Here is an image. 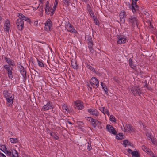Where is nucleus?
<instances>
[{"mask_svg": "<svg viewBox=\"0 0 157 157\" xmlns=\"http://www.w3.org/2000/svg\"><path fill=\"white\" fill-rule=\"evenodd\" d=\"M101 85L102 86L103 89L104 90L105 92H107V88L105 87V85L103 82L101 83Z\"/></svg>", "mask_w": 157, "mask_h": 157, "instance_id": "nucleus-35", "label": "nucleus"}, {"mask_svg": "<svg viewBox=\"0 0 157 157\" xmlns=\"http://www.w3.org/2000/svg\"><path fill=\"white\" fill-rule=\"evenodd\" d=\"M116 138L118 140H121L123 138V136L122 133H119L116 135Z\"/></svg>", "mask_w": 157, "mask_h": 157, "instance_id": "nucleus-28", "label": "nucleus"}, {"mask_svg": "<svg viewBox=\"0 0 157 157\" xmlns=\"http://www.w3.org/2000/svg\"><path fill=\"white\" fill-rule=\"evenodd\" d=\"M35 10H36V8H35V9H34V10H35Z\"/></svg>", "mask_w": 157, "mask_h": 157, "instance_id": "nucleus-60", "label": "nucleus"}, {"mask_svg": "<svg viewBox=\"0 0 157 157\" xmlns=\"http://www.w3.org/2000/svg\"><path fill=\"white\" fill-rule=\"evenodd\" d=\"M3 94L6 100L8 106H11L13 102V99L14 98L13 95L7 91H5Z\"/></svg>", "mask_w": 157, "mask_h": 157, "instance_id": "nucleus-1", "label": "nucleus"}, {"mask_svg": "<svg viewBox=\"0 0 157 157\" xmlns=\"http://www.w3.org/2000/svg\"><path fill=\"white\" fill-rule=\"evenodd\" d=\"M17 27L19 30H22L24 28V22L21 19H18L16 21Z\"/></svg>", "mask_w": 157, "mask_h": 157, "instance_id": "nucleus-5", "label": "nucleus"}, {"mask_svg": "<svg viewBox=\"0 0 157 157\" xmlns=\"http://www.w3.org/2000/svg\"><path fill=\"white\" fill-rule=\"evenodd\" d=\"M99 110L101 111L102 113L105 110V109L104 107H100L99 108Z\"/></svg>", "mask_w": 157, "mask_h": 157, "instance_id": "nucleus-44", "label": "nucleus"}, {"mask_svg": "<svg viewBox=\"0 0 157 157\" xmlns=\"http://www.w3.org/2000/svg\"><path fill=\"white\" fill-rule=\"evenodd\" d=\"M103 113L104 114H106L108 115H109V111H108V110L107 109H105L104 111L103 112Z\"/></svg>", "mask_w": 157, "mask_h": 157, "instance_id": "nucleus-42", "label": "nucleus"}, {"mask_svg": "<svg viewBox=\"0 0 157 157\" xmlns=\"http://www.w3.org/2000/svg\"><path fill=\"white\" fill-rule=\"evenodd\" d=\"M73 106L75 109L78 110H82L84 107L83 103L79 100L74 101Z\"/></svg>", "mask_w": 157, "mask_h": 157, "instance_id": "nucleus-2", "label": "nucleus"}, {"mask_svg": "<svg viewBox=\"0 0 157 157\" xmlns=\"http://www.w3.org/2000/svg\"><path fill=\"white\" fill-rule=\"evenodd\" d=\"M0 157H6V156L4 154L0 152Z\"/></svg>", "mask_w": 157, "mask_h": 157, "instance_id": "nucleus-48", "label": "nucleus"}, {"mask_svg": "<svg viewBox=\"0 0 157 157\" xmlns=\"http://www.w3.org/2000/svg\"><path fill=\"white\" fill-rule=\"evenodd\" d=\"M35 10H36V8H35V9H34V10H35Z\"/></svg>", "mask_w": 157, "mask_h": 157, "instance_id": "nucleus-58", "label": "nucleus"}, {"mask_svg": "<svg viewBox=\"0 0 157 157\" xmlns=\"http://www.w3.org/2000/svg\"><path fill=\"white\" fill-rule=\"evenodd\" d=\"M4 68L7 71L8 76L9 78L12 79L13 77L12 75V68L10 67L9 66L7 65H4Z\"/></svg>", "mask_w": 157, "mask_h": 157, "instance_id": "nucleus-13", "label": "nucleus"}, {"mask_svg": "<svg viewBox=\"0 0 157 157\" xmlns=\"http://www.w3.org/2000/svg\"><path fill=\"white\" fill-rule=\"evenodd\" d=\"M37 24H38V22H37V21H35V22H34V25H35V26H36L37 25Z\"/></svg>", "mask_w": 157, "mask_h": 157, "instance_id": "nucleus-53", "label": "nucleus"}, {"mask_svg": "<svg viewBox=\"0 0 157 157\" xmlns=\"http://www.w3.org/2000/svg\"><path fill=\"white\" fill-rule=\"evenodd\" d=\"M35 10H36V8H35V9H34V10H35Z\"/></svg>", "mask_w": 157, "mask_h": 157, "instance_id": "nucleus-59", "label": "nucleus"}, {"mask_svg": "<svg viewBox=\"0 0 157 157\" xmlns=\"http://www.w3.org/2000/svg\"><path fill=\"white\" fill-rule=\"evenodd\" d=\"M146 135L148 137L149 140H150V139H151V133L150 132H147L146 133Z\"/></svg>", "mask_w": 157, "mask_h": 157, "instance_id": "nucleus-36", "label": "nucleus"}, {"mask_svg": "<svg viewBox=\"0 0 157 157\" xmlns=\"http://www.w3.org/2000/svg\"><path fill=\"white\" fill-rule=\"evenodd\" d=\"M142 149L143 150V151L145 152H148V151L149 150V149L148 148H147L146 147H145L144 146H143L142 147Z\"/></svg>", "mask_w": 157, "mask_h": 157, "instance_id": "nucleus-37", "label": "nucleus"}, {"mask_svg": "<svg viewBox=\"0 0 157 157\" xmlns=\"http://www.w3.org/2000/svg\"><path fill=\"white\" fill-rule=\"evenodd\" d=\"M125 13L124 12H121L120 14V21L121 23H124L125 19Z\"/></svg>", "mask_w": 157, "mask_h": 157, "instance_id": "nucleus-17", "label": "nucleus"}, {"mask_svg": "<svg viewBox=\"0 0 157 157\" xmlns=\"http://www.w3.org/2000/svg\"><path fill=\"white\" fill-rule=\"evenodd\" d=\"M117 38L118 40L117 43L119 44H124L128 41L125 36H118Z\"/></svg>", "mask_w": 157, "mask_h": 157, "instance_id": "nucleus-7", "label": "nucleus"}, {"mask_svg": "<svg viewBox=\"0 0 157 157\" xmlns=\"http://www.w3.org/2000/svg\"><path fill=\"white\" fill-rule=\"evenodd\" d=\"M106 128L109 132L113 135H116L117 133L115 128L110 125H107L106 126Z\"/></svg>", "mask_w": 157, "mask_h": 157, "instance_id": "nucleus-12", "label": "nucleus"}, {"mask_svg": "<svg viewBox=\"0 0 157 157\" xmlns=\"http://www.w3.org/2000/svg\"><path fill=\"white\" fill-rule=\"evenodd\" d=\"M110 121L112 123H115L116 122V119L113 115H111L109 117Z\"/></svg>", "mask_w": 157, "mask_h": 157, "instance_id": "nucleus-29", "label": "nucleus"}, {"mask_svg": "<svg viewBox=\"0 0 157 157\" xmlns=\"http://www.w3.org/2000/svg\"><path fill=\"white\" fill-rule=\"evenodd\" d=\"M140 126L141 128H144V126L143 124H140Z\"/></svg>", "mask_w": 157, "mask_h": 157, "instance_id": "nucleus-52", "label": "nucleus"}, {"mask_svg": "<svg viewBox=\"0 0 157 157\" xmlns=\"http://www.w3.org/2000/svg\"><path fill=\"white\" fill-rule=\"evenodd\" d=\"M114 80H115L116 82H117V79H115V78H114Z\"/></svg>", "mask_w": 157, "mask_h": 157, "instance_id": "nucleus-55", "label": "nucleus"}, {"mask_svg": "<svg viewBox=\"0 0 157 157\" xmlns=\"http://www.w3.org/2000/svg\"><path fill=\"white\" fill-rule=\"evenodd\" d=\"M1 19V17H0V20Z\"/></svg>", "mask_w": 157, "mask_h": 157, "instance_id": "nucleus-57", "label": "nucleus"}, {"mask_svg": "<svg viewBox=\"0 0 157 157\" xmlns=\"http://www.w3.org/2000/svg\"><path fill=\"white\" fill-rule=\"evenodd\" d=\"M124 127L123 129L122 128V130L125 132H129L130 133L133 132L135 131V128L131 125L127 124L124 126L123 124Z\"/></svg>", "mask_w": 157, "mask_h": 157, "instance_id": "nucleus-4", "label": "nucleus"}, {"mask_svg": "<svg viewBox=\"0 0 157 157\" xmlns=\"http://www.w3.org/2000/svg\"><path fill=\"white\" fill-rule=\"evenodd\" d=\"M0 149L6 155L9 156L11 155V151L8 150L5 145H0Z\"/></svg>", "mask_w": 157, "mask_h": 157, "instance_id": "nucleus-10", "label": "nucleus"}, {"mask_svg": "<svg viewBox=\"0 0 157 157\" xmlns=\"http://www.w3.org/2000/svg\"><path fill=\"white\" fill-rule=\"evenodd\" d=\"M132 152L133 151L130 148L125 149L124 151V153L128 155L130 154H132Z\"/></svg>", "mask_w": 157, "mask_h": 157, "instance_id": "nucleus-26", "label": "nucleus"}, {"mask_svg": "<svg viewBox=\"0 0 157 157\" xmlns=\"http://www.w3.org/2000/svg\"><path fill=\"white\" fill-rule=\"evenodd\" d=\"M130 59L129 60V65L131 68H133V69H134V68H135V67H136V65H135L133 64L132 62H130Z\"/></svg>", "mask_w": 157, "mask_h": 157, "instance_id": "nucleus-40", "label": "nucleus"}, {"mask_svg": "<svg viewBox=\"0 0 157 157\" xmlns=\"http://www.w3.org/2000/svg\"><path fill=\"white\" fill-rule=\"evenodd\" d=\"M45 29L47 30L51 31L52 29V23L50 19L47 20L45 23Z\"/></svg>", "mask_w": 157, "mask_h": 157, "instance_id": "nucleus-9", "label": "nucleus"}, {"mask_svg": "<svg viewBox=\"0 0 157 157\" xmlns=\"http://www.w3.org/2000/svg\"><path fill=\"white\" fill-rule=\"evenodd\" d=\"M52 105L50 102H48L46 105H44L42 107L41 110L42 111H46L50 109H52Z\"/></svg>", "mask_w": 157, "mask_h": 157, "instance_id": "nucleus-16", "label": "nucleus"}, {"mask_svg": "<svg viewBox=\"0 0 157 157\" xmlns=\"http://www.w3.org/2000/svg\"><path fill=\"white\" fill-rule=\"evenodd\" d=\"M68 31L70 32L71 33H74L75 32V29H74L72 26L71 28L70 29V30H68Z\"/></svg>", "mask_w": 157, "mask_h": 157, "instance_id": "nucleus-41", "label": "nucleus"}, {"mask_svg": "<svg viewBox=\"0 0 157 157\" xmlns=\"http://www.w3.org/2000/svg\"><path fill=\"white\" fill-rule=\"evenodd\" d=\"M62 109L63 112L65 113H67L69 111V109L68 108L65 104H63L62 105Z\"/></svg>", "mask_w": 157, "mask_h": 157, "instance_id": "nucleus-23", "label": "nucleus"}, {"mask_svg": "<svg viewBox=\"0 0 157 157\" xmlns=\"http://www.w3.org/2000/svg\"><path fill=\"white\" fill-rule=\"evenodd\" d=\"M37 62H38V65L39 66H40L41 67H44V64L42 62L38 60H37Z\"/></svg>", "mask_w": 157, "mask_h": 157, "instance_id": "nucleus-38", "label": "nucleus"}, {"mask_svg": "<svg viewBox=\"0 0 157 157\" xmlns=\"http://www.w3.org/2000/svg\"><path fill=\"white\" fill-rule=\"evenodd\" d=\"M129 8L132 10V11L134 13L136 12V11L138 10V6L136 4V2H134L133 0L132 4V6H129Z\"/></svg>", "mask_w": 157, "mask_h": 157, "instance_id": "nucleus-15", "label": "nucleus"}, {"mask_svg": "<svg viewBox=\"0 0 157 157\" xmlns=\"http://www.w3.org/2000/svg\"><path fill=\"white\" fill-rule=\"evenodd\" d=\"M51 10V6L50 5L48 2H46L45 8V12L47 14H49L50 11Z\"/></svg>", "mask_w": 157, "mask_h": 157, "instance_id": "nucleus-19", "label": "nucleus"}, {"mask_svg": "<svg viewBox=\"0 0 157 157\" xmlns=\"http://www.w3.org/2000/svg\"><path fill=\"white\" fill-rule=\"evenodd\" d=\"M123 144L125 147H128L129 146H132L131 144L127 140H125L123 141Z\"/></svg>", "mask_w": 157, "mask_h": 157, "instance_id": "nucleus-25", "label": "nucleus"}, {"mask_svg": "<svg viewBox=\"0 0 157 157\" xmlns=\"http://www.w3.org/2000/svg\"><path fill=\"white\" fill-rule=\"evenodd\" d=\"M131 91L134 95H140L141 94V91L139 87L137 86H133L132 87Z\"/></svg>", "mask_w": 157, "mask_h": 157, "instance_id": "nucleus-14", "label": "nucleus"}, {"mask_svg": "<svg viewBox=\"0 0 157 157\" xmlns=\"http://www.w3.org/2000/svg\"><path fill=\"white\" fill-rule=\"evenodd\" d=\"M10 141L11 143H16L18 142L17 138H10Z\"/></svg>", "mask_w": 157, "mask_h": 157, "instance_id": "nucleus-31", "label": "nucleus"}, {"mask_svg": "<svg viewBox=\"0 0 157 157\" xmlns=\"http://www.w3.org/2000/svg\"><path fill=\"white\" fill-rule=\"evenodd\" d=\"M58 2V0H55V2L54 3V5L55 6H57Z\"/></svg>", "mask_w": 157, "mask_h": 157, "instance_id": "nucleus-47", "label": "nucleus"}, {"mask_svg": "<svg viewBox=\"0 0 157 157\" xmlns=\"http://www.w3.org/2000/svg\"><path fill=\"white\" fill-rule=\"evenodd\" d=\"M68 123L69 124H71V123L70 122H68Z\"/></svg>", "mask_w": 157, "mask_h": 157, "instance_id": "nucleus-56", "label": "nucleus"}, {"mask_svg": "<svg viewBox=\"0 0 157 157\" xmlns=\"http://www.w3.org/2000/svg\"><path fill=\"white\" fill-rule=\"evenodd\" d=\"M132 155V157H140V154L136 149L133 151Z\"/></svg>", "mask_w": 157, "mask_h": 157, "instance_id": "nucleus-21", "label": "nucleus"}, {"mask_svg": "<svg viewBox=\"0 0 157 157\" xmlns=\"http://www.w3.org/2000/svg\"><path fill=\"white\" fill-rule=\"evenodd\" d=\"M91 148V147L90 146L88 145V149L89 150H90Z\"/></svg>", "mask_w": 157, "mask_h": 157, "instance_id": "nucleus-54", "label": "nucleus"}, {"mask_svg": "<svg viewBox=\"0 0 157 157\" xmlns=\"http://www.w3.org/2000/svg\"><path fill=\"white\" fill-rule=\"evenodd\" d=\"M12 157H19L18 153L17 151L15 149L11 150Z\"/></svg>", "mask_w": 157, "mask_h": 157, "instance_id": "nucleus-22", "label": "nucleus"}, {"mask_svg": "<svg viewBox=\"0 0 157 157\" xmlns=\"http://www.w3.org/2000/svg\"><path fill=\"white\" fill-rule=\"evenodd\" d=\"M71 64L74 68H76L77 67V64L74 60H72L71 61Z\"/></svg>", "mask_w": 157, "mask_h": 157, "instance_id": "nucleus-27", "label": "nucleus"}, {"mask_svg": "<svg viewBox=\"0 0 157 157\" xmlns=\"http://www.w3.org/2000/svg\"><path fill=\"white\" fill-rule=\"evenodd\" d=\"M63 2L67 6H69L70 4V0H63Z\"/></svg>", "mask_w": 157, "mask_h": 157, "instance_id": "nucleus-33", "label": "nucleus"}, {"mask_svg": "<svg viewBox=\"0 0 157 157\" xmlns=\"http://www.w3.org/2000/svg\"><path fill=\"white\" fill-rule=\"evenodd\" d=\"M10 27V21L8 19H6L5 21L3 26L4 31L7 33H9Z\"/></svg>", "mask_w": 157, "mask_h": 157, "instance_id": "nucleus-6", "label": "nucleus"}, {"mask_svg": "<svg viewBox=\"0 0 157 157\" xmlns=\"http://www.w3.org/2000/svg\"><path fill=\"white\" fill-rule=\"evenodd\" d=\"M93 46V43L91 42H89V46L90 47H92Z\"/></svg>", "mask_w": 157, "mask_h": 157, "instance_id": "nucleus-50", "label": "nucleus"}, {"mask_svg": "<svg viewBox=\"0 0 157 157\" xmlns=\"http://www.w3.org/2000/svg\"><path fill=\"white\" fill-rule=\"evenodd\" d=\"M98 21L97 19H94V23L96 25H98Z\"/></svg>", "mask_w": 157, "mask_h": 157, "instance_id": "nucleus-49", "label": "nucleus"}, {"mask_svg": "<svg viewBox=\"0 0 157 157\" xmlns=\"http://www.w3.org/2000/svg\"><path fill=\"white\" fill-rule=\"evenodd\" d=\"M71 25L69 23H67L65 26V29L67 31L70 30V29L71 28Z\"/></svg>", "mask_w": 157, "mask_h": 157, "instance_id": "nucleus-30", "label": "nucleus"}, {"mask_svg": "<svg viewBox=\"0 0 157 157\" xmlns=\"http://www.w3.org/2000/svg\"><path fill=\"white\" fill-rule=\"evenodd\" d=\"M18 16L19 19H21L22 20H24L28 21H29L30 20L29 19L28 17L25 16L21 13L19 14Z\"/></svg>", "mask_w": 157, "mask_h": 157, "instance_id": "nucleus-20", "label": "nucleus"}, {"mask_svg": "<svg viewBox=\"0 0 157 157\" xmlns=\"http://www.w3.org/2000/svg\"><path fill=\"white\" fill-rule=\"evenodd\" d=\"M86 118L87 121H90L91 123H92L91 119H93V118H91L90 117H86Z\"/></svg>", "mask_w": 157, "mask_h": 157, "instance_id": "nucleus-43", "label": "nucleus"}, {"mask_svg": "<svg viewBox=\"0 0 157 157\" xmlns=\"http://www.w3.org/2000/svg\"><path fill=\"white\" fill-rule=\"evenodd\" d=\"M55 10H51V11H50V13L49 14H50V16H52L53 15V14L54 13V12Z\"/></svg>", "mask_w": 157, "mask_h": 157, "instance_id": "nucleus-45", "label": "nucleus"}, {"mask_svg": "<svg viewBox=\"0 0 157 157\" xmlns=\"http://www.w3.org/2000/svg\"><path fill=\"white\" fill-rule=\"evenodd\" d=\"M88 112L90 114L96 116H98L99 115L98 112L94 109H89Z\"/></svg>", "mask_w": 157, "mask_h": 157, "instance_id": "nucleus-18", "label": "nucleus"}, {"mask_svg": "<svg viewBox=\"0 0 157 157\" xmlns=\"http://www.w3.org/2000/svg\"><path fill=\"white\" fill-rule=\"evenodd\" d=\"M5 59L6 62L9 65H10L12 66L14 65L15 63L13 61L6 58Z\"/></svg>", "mask_w": 157, "mask_h": 157, "instance_id": "nucleus-24", "label": "nucleus"}, {"mask_svg": "<svg viewBox=\"0 0 157 157\" xmlns=\"http://www.w3.org/2000/svg\"><path fill=\"white\" fill-rule=\"evenodd\" d=\"M50 134L54 139L58 140L59 139V137L57 135L55 134H52V133H51Z\"/></svg>", "mask_w": 157, "mask_h": 157, "instance_id": "nucleus-39", "label": "nucleus"}, {"mask_svg": "<svg viewBox=\"0 0 157 157\" xmlns=\"http://www.w3.org/2000/svg\"><path fill=\"white\" fill-rule=\"evenodd\" d=\"M150 140H151L152 143L154 145H156L157 144L156 143V140L155 138H151V139H150Z\"/></svg>", "mask_w": 157, "mask_h": 157, "instance_id": "nucleus-34", "label": "nucleus"}, {"mask_svg": "<svg viewBox=\"0 0 157 157\" xmlns=\"http://www.w3.org/2000/svg\"><path fill=\"white\" fill-rule=\"evenodd\" d=\"M90 82L91 85L94 87L97 88L99 86L98 81L95 77L92 78L90 80Z\"/></svg>", "mask_w": 157, "mask_h": 157, "instance_id": "nucleus-11", "label": "nucleus"}, {"mask_svg": "<svg viewBox=\"0 0 157 157\" xmlns=\"http://www.w3.org/2000/svg\"><path fill=\"white\" fill-rule=\"evenodd\" d=\"M56 7L57 6H55L54 5V6L53 7V8L52 9V10H55L56 9Z\"/></svg>", "mask_w": 157, "mask_h": 157, "instance_id": "nucleus-51", "label": "nucleus"}, {"mask_svg": "<svg viewBox=\"0 0 157 157\" xmlns=\"http://www.w3.org/2000/svg\"><path fill=\"white\" fill-rule=\"evenodd\" d=\"M87 67H88V68L89 69H90L92 71H93L94 70V68L93 67L90 66H89L88 65L87 66Z\"/></svg>", "mask_w": 157, "mask_h": 157, "instance_id": "nucleus-46", "label": "nucleus"}, {"mask_svg": "<svg viewBox=\"0 0 157 157\" xmlns=\"http://www.w3.org/2000/svg\"><path fill=\"white\" fill-rule=\"evenodd\" d=\"M19 68L20 69L19 70L20 72L22 74H25V72H24V69L23 67L21 66L20 67H19Z\"/></svg>", "mask_w": 157, "mask_h": 157, "instance_id": "nucleus-32", "label": "nucleus"}, {"mask_svg": "<svg viewBox=\"0 0 157 157\" xmlns=\"http://www.w3.org/2000/svg\"><path fill=\"white\" fill-rule=\"evenodd\" d=\"M129 21L133 26H137L138 20L135 17L133 16H131L129 18Z\"/></svg>", "mask_w": 157, "mask_h": 157, "instance_id": "nucleus-8", "label": "nucleus"}, {"mask_svg": "<svg viewBox=\"0 0 157 157\" xmlns=\"http://www.w3.org/2000/svg\"><path fill=\"white\" fill-rule=\"evenodd\" d=\"M91 121V124L93 126L95 127H97L99 129H101L103 128L101 122L99 121L97 119H92Z\"/></svg>", "mask_w": 157, "mask_h": 157, "instance_id": "nucleus-3", "label": "nucleus"}]
</instances>
